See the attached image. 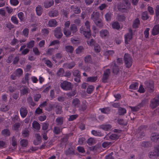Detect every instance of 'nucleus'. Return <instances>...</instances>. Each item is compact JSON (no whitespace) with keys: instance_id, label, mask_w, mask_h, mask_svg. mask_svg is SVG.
<instances>
[{"instance_id":"40","label":"nucleus","mask_w":159,"mask_h":159,"mask_svg":"<svg viewBox=\"0 0 159 159\" xmlns=\"http://www.w3.org/2000/svg\"><path fill=\"white\" fill-rule=\"evenodd\" d=\"M112 26L113 28L119 30L120 28V23L117 21L114 22L112 24Z\"/></svg>"},{"instance_id":"62","label":"nucleus","mask_w":159,"mask_h":159,"mask_svg":"<svg viewBox=\"0 0 159 159\" xmlns=\"http://www.w3.org/2000/svg\"><path fill=\"white\" fill-rule=\"evenodd\" d=\"M87 107V103L85 101V102H83L81 107L80 108V109L83 111H85Z\"/></svg>"},{"instance_id":"23","label":"nucleus","mask_w":159,"mask_h":159,"mask_svg":"<svg viewBox=\"0 0 159 159\" xmlns=\"http://www.w3.org/2000/svg\"><path fill=\"white\" fill-rule=\"evenodd\" d=\"M59 14V11L57 10L50 11L48 13L49 16L50 17H54L57 16Z\"/></svg>"},{"instance_id":"43","label":"nucleus","mask_w":159,"mask_h":159,"mask_svg":"<svg viewBox=\"0 0 159 159\" xmlns=\"http://www.w3.org/2000/svg\"><path fill=\"white\" fill-rule=\"evenodd\" d=\"M140 25V20L138 18L136 19L134 21L132 27L134 29L138 28Z\"/></svg>"},{"instance_id":"54","label":"nucleus","mask_w":159,"mask_h":159,"mask_svg":"<svg viewBox=\"0 0 159 159\" xmlns=\"http://www.w3.org/2000/svg\"><path fill=\"white\" fill-rule=\"evenodd\" d=\"M93 47L94 51L95 52L98 53L100 52L101 50V47L98 44H96Z\"/></svg>"},{"instance_id":"10","label":"nucleus","mask_w":159,"mask_h":159,"mask_svg":"<svg viewBox=\"0 0 159 159\" xmlns=\"http://www.w3.org/2000/svg\"><path fill=\"white\" fill-rule=\"evenodd\" d=\"M110 74V69H106L104 72L102 78V82L104 83L107 82V80Z\"/></svg>"},{"instance_id":"20","label":"nucleus","mask_w":159,"mask_h":159,"mask_svg":"<svg viewBox=\"0 0 159 159\" xmlns=\"http://www.w3.org/2000/svg\"><path fill=\"white\" fill-rule=\"evenodd\" d=\"M70 7V9L73 11L75 14H79L81 12L80 9L76 6L71 5Z\"/></svg>"},{"instance_id":"58","label":"nucleus","mask_w":159,"mask_h":159,"mask_svg":"<svg viewBox=\"0 0 159 159\" xmlns=\"http://www.w3.org/2000/svg\"><path fill=\"white\" fill-rule=\"evenodd\" d=\"M112 15L111 13L110 12H108L105 15L106 20L107 21H110L111 20Z\"/></svg>"},{"instance_id":"51","label":"nucleus","mask_w":159,"mask_h":159,"mask_svg":"<svg viewBox=\"0 0 159 159\" xmlns=\"http://www.w3.org/2000/svg\"><path fill=\"white\" fill-rule=\"evenodd\" d=\"M65 50L67 52L71 53L73 52L74 48L72 46L67 45L65 47Z\"/></svg>"},{"instance_id":"57","label":"nucleus","mask_w":159,"mask_h":159,"mask_svg":"<svg viewBox=\"0 0 159 159\" xmlns=\"http://www.w3.org/2000/svg\"><path fill=\"white\" fill-rule=\"evenodd\" d=\"M21 146L22 147H26L28 145V141L26 139H23L20 140Z\"/></svg>"},{"instance_id":"5","label":"nucleus","mask_w":159,"mask_h":159,"mask_svg":"<svg viewBox=\"0 0 159 159\" xmlns=\"http://www.w3.org/2000/svg\"><path fill=\"white\" fill-rule=\"evenodd\" d=\"M53 34L55 37L57 39H60L63 36V34L60 27H57L53 31Z\"/></svg>"},{"instance_id":"3","label":"nucleus","mask_w":159,"mask_h":159,"mask_svg":"<svg viewBox=\"0 0 159 159\" xmlns=\"http://www.w3.org/2000/svg\"><path fill=\"white\" fill-rule=\"evenodd\" d=\"M125 65L127 68H129L132 65L133 59L130 55L128 53H125L124 56Z\"/></svg>"},{"instance_id":"55","label":"nucleus","mask_w":159,"mask_h":159,"mask_svg":"<svg viewBox=\"0 0 159 159\" xmlns=\"http://www.w3.org/2000/svg\"><path fill=\"white\" fill-rule=\"evenodd\" d=\"M14 72L17 75V77H19L21 76L23 73V71L20 68L17 69Z\"/></svg>"},{"instance_id":"50","label":"nucleus","mask_w":159,"mask_h":159,"mask_svg":"<svg viewBox=\"0 0 159 159\" xmlns=\"http://www.w3.org/2000/svg\"><path fill=\"white\" fill-rule=\"evenodd\" d=\"M94 87L93 85H89L86 89V92L88 94H91L94 90Z\"/></svg>"},{"instance_id":"59","label":"nucleus","mask_w":159,"mask_h":159,"mask_svg":"<svg viewBox=\"0 0 159 159\" xmlns=\"http://www.w3.org/2000/svg\"><path fill=\"white\" fill-rule=\"evenodd\" d=\"M87 43L90 46H94L97 43H96V41L93 39L87 41Z\"/></svg>"},{"instance_id":"32","label":"nucleus","mask_w":159,"mask_h":159,"mask_svg":"<svg viewBox=\"0 0 159 159\" xmlns=\"http://www.w3.org/2000/svg\"><path fill=\"white\" fill-rule=\"evenodd\" d=\"M80 103V101L77 98L73 99L72 101V104L76 107H79Z\"/></svg>"},{"instance_id":"31","label":"nucleus","mask_w":159,"mask_h":159,"mask_svg":"<svg viewBox=\"0 0 159 159\" xmlns=\"http://www.w3.org/2000/svg\"><path fill=\"white\" fill-rule=\"evenodd\" d=\"M118 113L119 115L123 116L126 113V109L122 107H119L118 109Z\"/></svg>"},{"instance_id":"64","label":"nucleus","mask_w":159,"mask_h":159,"mask_svg":"<svg viewBox=\"0 0 159 159\" xmlns=\"http://www.w3.org/2000/svg\"><path fill=\"white\" fill-rule=\"evenodd\" d=\"M65 154L66 155H70L75 154V153L74 151L72 148H69L66 151Z\"/></svg>"},{"instance_id":"17","label":"nucleus","mask_w":159,"mask_h":159,"mask_svg":"<svg viewBox=\"0 0 159 159\" xmlns=\"http://www.w3.org/2000/svg\"><path fill=\"white\" fill-rule=\"evenodd\" d=\"M54 107L56 113L57 114H61L62 113V107L61 105L57 103L55 105Z\"/></svg>"},{"instance_id":"16","label":"nucleus","mask_w":159,"mask_h":159,"mask_svg":"<svg viewBox=\"0 0 159 159\" xmlns=\"http://www.w3.org/2000/svg\"><path fill=\"white\" fill-rule=\"evenodd\" d=\"M146 86L148 91L151 93L154 90L153 83L152 81L148 82L146 84Z\"/></svg>"},{"instance_id":"8","label":"nucleus","mask_w":159,"mask_h":159,"mask_svg":"<svg viewBox=\"0 0 159 159\" xmlns=\"http://www.w3.org/2000/svg\"><path fill=\"white\" fill-rule=\"evenodd\" d=\"M159 105V95H157L151 102L150 106L152 109H154Z\"/></svg>"},{"instance_id":"52","label":"nucleus","mask_w":159,"mask_h":159,"mask_svg":"<svg viewBox=\"0 0 159 159\" xmlns=\"http://www.w3.org/2000/svg\"><path fill=\"white\" fill-rule=\"evenodd\" d=\"M62 131V129H60V128L58 126L54 127L53 129V132L56 134H60Z\"/></svg>"},{"instance_id":"48","label":"nucleus","mask_w":159,"mask_h":159,"mask_svg":"<svg viewBox=\"0 0 159 159\" xmlns=\"http://www.w3.org/2000/svg\"><path fill=\"white\" fill-rule=\"evenodd\" d=\"M138 86L139 84L137 82H134L130 85L129 88L130 89L135 90L138 89Z\"/></svg>"},{"instance_id":"9","label":"nucleus","mask_w":159,"mask_h":159,"mask_svg":"<svg viewBox=\"0 0 159 159\" xmlns=\"http://www.w3.org/2000/svg\"><path fill=\"white\" fill-rule=\"evenodd\" d=\"M99 35L101 38L105 39L109 37V33L107 30L102 29L99 32Z\"/></svg>"},{"instance_id":"30","label":"nucleus","mask_w":159,"mask_h":159,"mask_svg":"<svg viewBox=\"0 0 159 159\" xmlns=\"http://www.w3.org/2000/svg\"><path fill=\"white\" fill-rule=\"evenodd\" d=\"M141 146L143 148H148L152 146V145L150 142L143 141L141 143Z\"/></svg>"},{"instance_id":"13","label":"nucleus","mask_w":159,"mask_h":159,"mask_svg":"<svg viewBox=\"0 0 159 159\" xmlns=\"http://www.w3.org/2000/svg\"><path fill=\"white\" fill-rule=\"evenodd\" d=\"M111 66L112 67V72L114 75H117L119 72V66L117 65L116 62H114L113 65H111Z\"/></svg>"},{"instance_id":"15","label":"nucleus","mask_w":159,"mask_h":159,"mask_svg":"<svg viewBox=\"0 0 159 159\" xmlns=\"http://www.w3.org/2000/svg\"><path fill=\"white\" fill-rule=\"evenodd\" d=\"M47 25L50 27H55L57 25V22L55 19H51L48 21Z\"/></svg>"},{"instance_id":"39","label":"nucleus","mask_w":159,"mask_h":159,"mask_svg":"<svg viewBox=\"0 0 159 159\" xmlns=\"http://www.w3.org/2000/svg\"><path fill=\"white\" fill-rule=\"evenodd\" d=\"M42 61H44V63L49 68H51L53 64L48 59H46L45 58H43Z\"/></svg>"},{"instance_id":"7","label":"nucleus","mask_w":159,"mask_h":159,"mask_svg":"<svg viewBox=\"0 0 159 159\" xmlns=\"http://www.w3.org/2000/svg\"><path fill=\"white\" fill-rule=\"evenodd\" d=\"M80 33L83 34L84 37L87 38L89 39L91 37V32L87 31L86 27L84 26H82L80 29Z\"/></svg>"},{"instance_id":"34","label":"nucleus","mask_w":159,"mask_h":159,"mask_svg":"<svg viewBox=\"0 0 159 159\" xmlns=\"http://www.w3.org/2000/svg\"><path fill=\"white\" fill-rule=\"evenodd\" d=\"M95 24L98 27L102 28L103 26V24L102 20L100 19L98 20L95 21L94 22Z\"/></svg>"},{"instance_id":"33","label":"nucleus","mask_w":159,"mask_h":159,"mask_svg":"<svg viewBox=\"0 0 159 159\" xmlns=\"http://www.w3.org/2000/svg\"><path fill=\"white\" fill-rule=\"evenodd\" d=\"M57 125H61L63 123V118L62 117H58L55 120Z\"/></svg>"},{"instance_id":"45","label":"nucleus","mask_w":159,"mask_h":159,"mask_svg":"<svg viewBox=\"0 0 159 159\" xmlns=\"http://www.w3.org/2000/svg\"><path fill=\"white\" fill-rule=\"evenodd\" d=\"M117 19L119 21L123 22L125 20V15L124 14L121 15L118 14L117 17Z\"/></svg>"},{"instance_id":"25","label":"nucleus","mask_w":159,"mask_h":159,"mask_svg":"<svg viewBox=\"0 0 159 159\" xmlns=\"http://www.w3.org/2000/svg\"><path fill=\"white\" fill-rule=\"evenodd\" d=\"M37 15L39 16H41L43 12V7L41 5H38L35 8Z\"/></svg>"},{"instance_id":"35","label":"nucleus","mask_w":159,"mask_h":159,"mask_svg":"<svg viewBox=\"0 0 159 159\" xmlns=\"http://www.w3.org/2000/svg\"><path fill=\"white\" fill-rule=\"evenodd\" d=\"M54 3V2L52 0L50 1H46L44 3V6L45 8H47L52 6Z\"/></svg>"},{"instance_id":"63","label":"nucleus","mask_w":159,"mask_h":159,"mask_svg":"<svg viewBox=\"0 0 159 159\" xmlns=\"http://www.w3.org/2000/svg\"><path fill=\"white\" fill-rule=\"evenodd\" d=\"M11 22L15 25H18L19 23V21L17 18L14 16H12L11 18Z\"/></svg>"},{"instance_id":"11","label":"nucleus","mask_w":159,"mask_h":159,"mask_svg":"<svg viewBox=\"0 0 159 159\" xmlns=\"http://www.w3.org/2000/svg\"><path fill=\"white\" fill-rule=\"evenodd\" d=\"M35 139L34 140L33 143L35 145H37L40 144L42 142V137L39 134H34Z\"/></svg>"},{"instance_id":"14","label":"nucleus","mask_w":159,"mask_h":159,"mask_svg":"<svg viewBox=\"0 0 159 159\" xmlns=\"http://www.w3.org/2000/svg\"><path fill=\"white\" fill-rule=\"evenodd\" d=\"M148 156L151 159H155L159 156V154L155 149L149 152Z\"/></svg>"},{"instance_id":"53","label":"nucleus","mask_w":159,"mask_h":159,"mask_svg":"<svg viewBox=\"0 0 159 159\" xmlns=\"http://www.w3.org/2000/svg\"><path fill=\"white\" fill-rule=\"evenodd\" d=\"M2 134L6 136H8L10 135V130L7 129H4L2 130L1 132Z\"/></svg>"},{"instance_id":"19","label":"nucleus","mask_w":159,"mask_h":159,"mask_svg":"<svg viewBox=\"0 0 159 159\" xmlns=\"http://www.w3.org/2000/svg\"><path fill=\"white\" fill-rule=\"evenodd\" d=\"M27 102L29 107L30 108L34 107L36 105V104L34 102L32 98L30 96L27 98Z\"/></svg>"},{"instance_id":"2","label":"nucleus","mask_w":159,"mask_h":159,"mask_svg":"<svg viewBox=\"0 0 159 159\" xmlns=\"http://www.w3.org/2000/svg\"><path fill=\"white\" fill-rule=\"evenodd\" d=\"M78 30L76 25L75 24H71L70 26L69 30L66 31L65 29L64 30V35L66 37H68L71 36L72 34V36L73 34H75Z\"/></svg>"},{"instance_id":"47","label":"nucleus","mask_w":159,"mask_h":159,"mask_svg":"<svg viewBox=\"0 0 159 159\" xmlns=\"http://www.w3.org/2000/svg\"><path fill=\"white\" fill-rule=\"evenodd\" d=\"M72 74L75 77H81V72L78 70H74L72 72Z\"/></svg>"},{"instance_id":"49","label":"nucleus","mask_w":159,"mask_h":159,"mask_svg":"<svg viewBox=\"0 0 159 159\" xmlns=\"http://www.w3.org/2000/svg\"><path fill=\"white\" fill-rule=\"evenodd\" d=\"M117 9L119 11L122 13H127L128 12V9L127 8L121 7L120 5H119L117 6Z\"/></svg>"},{"instance_id":"60","label":"nucleus","mask_w":159,"mask_h":159,"mask_svg":"<svg viewBox=\"0 0 159 159\" xmlns=\"http://www.w3.org/2000/svg\"><path fill=\"white\" fill-rule=\"evenodd\" d=\"M34 41L33 40H31L30 42L28 43L27 44V48H32L34 45Z\"/></svg>"},{"instance_id":"46","label":"nucleus","mask_w":159,"mask_h":159,"mask_svg":"<svg viewBox=\"0 0 159 159\" xmlns=\"http://www.w3.org/2000/svg\"><path fill=\"white\" fill-rule=\"evenodd\" d=\"M29 89L26 86H23V88L20 90V93L22 95H27L29 93Z\"/></svg>"},{"instance_id":"29","label":"nucleus","mask_w":159,"mask_h":159,"mask_svg":"<svg viewBox=\"0 0 159 159\" xmlns=\"http://www.w3.org/2000/svg\"><path fill=\"white\" fill-rule=\"evenodd\" d=\"M99 110L102 113L105 114H108L111 111V109L109 107L100 108L99 109Z\"/></svg>"},{"instance_id":"21","label":"nucleus","mask_w":159,"mask_h":159,"mask_svg":"<svg viewBox=\"0 0 159 159\" xmlns=\"http://www.w3.org/2000/svg\"><path fill=\"white\" fill-rule=\"evenodd\" d=\"M152 34L153 36H155L159 34V24L156 25L153 27Z\"/></svg>"},{"instance_id":"42","label":"nucleus","mask_w":159,"mask_h":159,"mask_svg":"<svg viewBox=\"0 0 159 159\" xmlns=\"http://www.w3.org/2000/svg\"><path fill=\"white\" fill-rule=\"evenodd\" d=\"M32 126L33 128L37 130H39L40 128V124L36 121L33 122Z\"/></svg>"},{"instance_id":"26","label":"nucleus","mask_w":159,"mask_h":159,"mask_svg":"<svg viewBox=\"0 0 159 159\" xmlns=\"http://www.w3.org/2000/svg\"><path fill=\"white\" fill-rule=\"evenodd\" d=\"M112 128V126L110 124L101 125L99 126V129H102L105 131H108Z\"/></svg>"},{"instance_id":"56","label":"nucleus","mask_w":159,"mask_h":159,"mask_svg":"<svg viewBox=\"0 0 159 159\" xmlns=\"http://www.w3.org/2000/svg\"><path fill=\"white\" fill-rule=\"evenodd\" d=\"M97 79L98 77L97 76L89 77L87 78V81L91 82H95L97 80Z\"/></svg>"},{"instance_id":"24","label":"nucleus","mask_w":159,"mask_h":159,"mask_svg":"<svg viewBox=\"0 0 159 159\" xmlns=\"http://www.w3.org/2000/svg\"><path fill=\"white\" fill-rule=\"evenodd\" d=\"M14 116L12 118V122L13 123H15L16 122H19L20 120L18 113L17 112L14 113Z\"/></svg>"},{"instance_id":"38","label":"nucleus","mask_w":159,"mask_h":159,"mask_svg":"<svg viewBox=\"0 0 159 159\" xmlns=\"http://www.w3.org/2000/svg\"><path fill=\"white\" fill-rule=\"evenodd\" d=\"M91 133L95 136L101 137L104 136L103 133H101L100 131H97L95 130H93L91 131Z\"/></svg>"},{"instance_id":"22","label":"nucleus","mask_w":159,"mask_h":159,"mask_svg":"<svg viewBox=\"0 0 159 159\" xmlns=\"http://www.w3.org/2000/svg\"><path fill=\"white\" fill-rule=\"evenodd\" d=\"M151 139L155 142L159 140V134L157 133H153L151 134Z\"/></svg>"},{"instance_id":"28","label":"nucleus","mask_w":159,"mask_h":159,"mask_svg":"<svg viewBox=\"0 0 159 159\" xmlns=\"http://www.w3.org/2000/svg\"><path fill=\"white\" fill-rule=\"evenodd\" d=\"M17 16L19 18L20 22H25L26 18L25 15L22 12H20L17 14Z\"/></svg>"},{"instance_id":"61","label":"nucleus","mask_w":159,"mask_h":159,"mask_svg":"<svg viewBox=\"0 0 159 159\" xmlns=\"http://www.w3.org/2000/svg\"><path fill=\"white\" fill-rule=\"evenodd\" d=\"M75 52L76 53L79 54L82 52H83L84 51V48L83 46H79L77 48L75 49Z\"/></svg>"},{"instance_id":"18","label":"nucleus","mask_w":159,"mask_h":159,"mask_svg":"<svg viewBox=\"0 0 159 159\" xmlns=\"http://www.w3.org/2000/svg\"><path fill=\"white\" fill-rule=\"evenodd\" d=\"M99 16L100 13L99 12L93 11L91 15L90 18L94 22L100 19Z\"/></svg>"},{"instance_id":"36","label":"nucleus","mask_w":159,"mask_h":159,"mask_svg":"<svg viewBox=\"0 0 159 159\" xmlns=\"http://www.w3.org/2000/svg\"><path fill=\"white\" fill-rule=\"evenodd\" d=\"M66 68L71 69L73 68L75 65V62L72 61L70 63H67L64 64Z\"/></svg>"},{"instance_id":"1","label":"nucleus","mask_w":159,"mask_h":159,"mask_svg":"<svg viewBox=\"0 0 159 159\" xmlns=\"http://www.w3.org/2000/svg\"><path fill=\"white\" fill-rule=\"evenodd\" d=\"M147 127L146 125H142L137 129V133L136 134V139L137 140H141L145 135V131Z\"/></svg>"},{"instance_id":"27","label":"nucleus","mask_w":159,"mask_h":159,"mask_svg":"<svg viewBox=\"0 0 159 159\" xmlns=\"http://www.w3.org/2000/svg\"><path fill=\"white\" fill-rule=\"evenodd\" d=\"M31 75L29 73H26L24 77L22 79V82L24 84H26L27 83V84H29V76Z\"/></svg>"},{"instance_id":"4","label":"nucleus","mask_w":159,"mask_h":159,"mask_svg":"<svg viewBox=\"0 0 159 159\" xmlns=\"http://www.w3.org/2000/svg\"><path fill=\"white\" fill-rule=\"evenodd\" d=\"M60 86L63 90L66 91L71 90L73 87V86L71 83L66 80L61 83Z\"/></svg>"},{"instance_id":"6","label":"nucleus","mask_w":159,"mask_h":159,"mask_svg":"<svg viewBox=\"0 0 159 159\" xmlns=\"http://www.w3.org/2000/svg\"><path fill=\"white\" fill-rule=\"evenodd\" d=\"M124 38L125 44H129V42L133 38V30L131 29H129V33L124 35Z\"/></svg>"},{"instance_id":"12","label":"nucleus","mask_w":159,"mask_h":159,"mask_svg":"<svg viewBox=\"0 0 159 159\" xmlns=\"http://www.w3.org/2000/svg\"><path fill=\"white\" fill-rule=\"evenodd\" d=\"M20 113L22 118H25L28 113L27 108L25 106H21L20 109Z\"/></svg>"},{"instance_id":"44","label":"nucleus","mask_w":159,"mask_h":159,"mask_svg":"<svg viewBox=\"0 0 159 159\" xmlns=\"http://www.w3.org/2000/svg\"><path fill=\"white\" fill-rule=\"evenodd\" d=\"M117 122L119 124L121 125L125 126L127 124V122L123 118H119L117 120Z\"/></svg>"},{"instance_id":"37","label":"nucleus","mask_w":159,"mask_h":159,"mask_svg":"<svg viewBox=\"0 0 159 159\" xmlns=\"http://www.w3.org/2000/svg\"><path fill=\"white\" fill-rule=\"evenodd\" d=\"M84 61L86 63H92V61L91 56L90 55L86 56L84 58Z\"/></svg>"},{"instance_id":"41","label":"nucleus","mask_w":159,"mask_h":159,"mask_svg":"<svg viewBox=\"0 0 159 159\" xmlns=\"http://www.w3.org/2000/svg\"><path fill=\"white\" fill-rule=\"evenodd\" d=\"M149 16L147 11L143 12L141 13V18L143 20H147L149 18Z\"/></svg>"}]
</instances>
